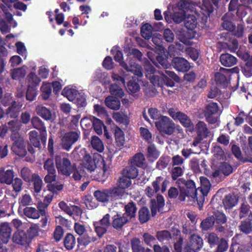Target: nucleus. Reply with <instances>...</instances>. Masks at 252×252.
<instances>
[{
    "label": "nucleus",
    "instance_id": "nucleus-4",
    "mask_svg": "<svg viewBox=\"0 0 252 252\" xmlns=\"http://www.w3.org/2000/svg\"><path fill=\"white\" fill-rule=\"evenodd\" d=\"M197 24L196 16L188 14V16L185 18V25L188 31L183 32H179L177 34L178 39L184 44L190 45L189 39L196 37Z\"/></svg>",
    "mask_w": 252,
    "mask_h": 252
},
{
    "label": "nucleus",
    "instance_id": "nucleus-5",
    "mask_svg": "<svg viewBox=\"0 0 252 252\" xmlns=\"http://www.w3.org/2000/svg\"><path fill=\"white\" fill-rule=\"evenodd\" d=\"M17 121H12L8 123V127L12 130L11 139L14 141L11 149L13 152L20 156H23L26 154V143L23 138L20 136L19 134L15 131L19 127L17 126Z\"/></svg>",
    "mask_w": 252,
    "mask_h": 252
},
{
    "label": "nucleus",
    "instance_id": "nucleus-12",
    "mask_svg": "<svg viewBox=\"0 0 252 252\" xmlns=\"http://www.w3.org/2000/svg\"><path fill=\"white\" fill-rule=\"evenodd\" d=\"M2 103L4 106L11 105L6 111V114L8 115H9L11 118L17 117L22 107V104H17L15 101L13 100L12 97L10 94L6 96L3 98Z\"/></svg>",
    "mask_w": 252,
    "mask_h": 252
},
{
    "label": "nucleus",
    "instance_id": "nucleus-21",
    "mask_svg": "<svg viewBox=\"0 0 252 252\" xmlns=\"http://www.w3.org/2000/svg\"><path fill=\"white\" fill-rule=\"evenodd\" d=\"M220 59L222 65L226 67L232 66L237 62V59L234 56L228 53L221 55Z\"/></svg>",
    "mask_w": 252,
    "mask_h": 252
},
{
    "label": "nucleus",
    "instance_id": "nucleus-53",
    "mask_svg": "<svg viewBox=\"0 0 252 252\" xmlns=\"http://www.w3.org/2000/svg\"><path fill=\"white\" fill-rule=\"evenodd\" d=\"M30 140L31 143L35 147H39L40 146V141L37 137V132L35 130H33L30 132Z\"/></svg>",
    "mask_w": 252,
    "mask_h": 252
},
{
    "label": "nucleus",
    "instance_id": "nucleus-9",
    "mask_svg": "<svg viewBox=\"0 0 252 252\" xmlns=\"http://www.w3.org/2000/svg\"><path fill=\"white\" fill-rule=\"evenodd\" d=\"M114 59L119 63L120 65L125 68L127 72H131L135 75L141 76L142 75L141 67L135 63H130L129 67L126 63L123 61V54L121 51L117 50L114 55Z\"/></svg>",
    "mask_w": 252,
    "mask_h": 252
},
{
    "label": "nucleus",
    "instance_id": "nucleus-51",
    "mask_svg": "<svg viewBox=\"0 0 252 252\" xmlns=\"http://www.w3.org/2000/svg\"><path fill=\"white\" fill-rule=\"evenodd\" d=\"M110 92L113 95L122 97L124 94L123 90L116 84L112 85L110 88Z\"/></svg>",
    "mask_w": 252,
    "mask_h": 252
},
{
    "label": "nucleus",
    "instance_id": "nucleus-35",
    "mask_svg": "<svg viewBox=\"0 0 252 252\" xmlns=\"http://www.w3.org/2000/svg\"><path fill=\"white\" fill-rule=\"evenodd\" d=\"M77 92L76 90L70 87H66L62 92V95L66 97L69 100H73L76 97Z\"/></svg>",
    "mask_w": 252,
    "mask_h": 252
},
{
    "label": "nucleus",
    "instance_id": "nucleus-50",
    "mask_svg": "<svg viewBox=\"0 0 252 252\" xmlns=\"http://www.w3.org/2000/svg\"><path fill=\"white\" fill-rule=\"evenodd\" d=\"M219 111V108L216 103H210L206 107L205 115H215Z\"/></svg>",
    "mask_w": 252,
    "mask_h": 252
},
{
    "label": "nucleus",
    "instance_id": "nucleus-48",
    "mask_svg": "<svg viewBox=\"0 0 252 252\" xmlns=\"http://www.w3.org/2000/svg\"><path fill=\"white\" fill-rule=\"evenodd\" d=\"M33 182L34 191L38 193L41 190L43 182L41 178L37 175H34L32 176V179Z\"/></svg>",
    "mask_w": 252,
    "mask_h": 252
},
{
    "label": "nucleus",
    "instance_id": "nucleus-40",
    "mask_svg": "<svg viewBox=\"0 0 252 252\" xmlns=\"http://www.w3.org/2000/svg\"><path fill=\"white\" fill-rule=\"evenodd\" d=\"M42 96L45 100L47 99L52 92L51 84L49 83L44 82L41 87Z\"/></svg>",
    "mask_w": 252,
    "mask_h": 252
},
{
    "label": "nucleus",
    "instance_id": "nucleus-25",
    "mask_svg": "<svg viewBox=\"0 0 252 252\" xmlns=\"http://www.w3.org/2000/svg\"><path fill=\"white\" fill-rule=\"evenodd\" d=\"M111 78L114 81L121 82L124 86H125L126 80L129 78L128 75L122 70L113 71L111 74Z\"/></svg>",
    "mask_w": 252,
    "mask_h": 252
},
{
    "label": "nucleus",
    "instance_id": "nucleus-20",
    "mask_svg": "<svg viewBox=\"0 0 252 252\" xmlns=\"http://www.w3.org/2000/svg\"><path fill=\"white\" fill-rule=\"evenodd\" d=\"M32 123L34 128L36 129L41 128V141L43 143H45L47 139V132L45 128L42 126L41 121L39 118L34 117L32 120Z\"/></svg>",
    "mask_w": 252,
    "mask_h": 252
},
{
    "label": "nucleus",
    "instance_id": "nucleus-37",
    "mask_svg": "<svg viewBox=\"0 0 252 252\" xmlns=\"http://www.w3.org/2000/svg\"><path fill=\"white\" fill-rule=\"evenodd\" d=\"M145 158L143 154L141 153L135 155L131 160L132 165H136L138 167L145 166Z\"/></svg>",
    "mask_w": 252,
    "mask_h": 252
},
{
    "label": "nucleus",
    "instance_id": "nucleus-13",
    "mask_svg": "<svg viewBox=\"0 0 252 252\" xmlns=\"http://www.w3.org/2000/svg\"><path fill=\"white\" fill-rule=\"evenodd\" d=\"M79 137V133L75 131L66 132L60 136L62 148L64 150H69L72 145L78 140Z\"/></svg>",
    "mask_w": 252,
    "mask_h": 252
},
{
    "label": "nucleus",
    "instance_id": "nucleus-61",
    "mask_svg": "<svg viewBox=\"0 0 252 252\" xmlns=\"http://www.w3.org/2000/svg\"><path fill=\"white\" fill-rule=\"evenodd\" d=\"M132 248L134 252H142L144 250L140 245V241L137 238H133L131 240Z\"/></svg>",
    "mask_w": 252,
    "mask_h": 252
},
{
    "label": "nucleus",
    "instance_id": "nucleus-8",
    "mask_svg": "<svg viewBox=\"0 0 252 252\" xmlns=\"http://www.w3.org/2000/svg\"><path fill=\"white\" fill-rule=\"evenodd\" d=\"M155 125L159 131L162 134L171 135L174 131V124L168 117L163 116L155 122Z\"/></svg>",
    "mask_w": 252,
    "mask_h": 252
},
{
    "label": "nucleus",
    "instance_id": "nucleus-1",
    "mask_svg": "<svg viewBox=\"0 0 252 252\" xmlns=\"http://www.w3.org/2000/svg\"><path fill=\"white\" fill-rule=\"evenodd\" d=\"M200 181L201 186L198 189H200L201 195L197 196L195 183L192 181H188L186 183L187 189H180L179 198L181 201L187 200L189 204L197 202L199 206L203 204L205 196L207 195L210 190L211 184L209 181L204 177H200Z\"/></svg>",
    "mask_w": 252,
    "mask_h": 252
},
{
    "label": "nucleus",
    "instance_id": "nucleus-18",
    "mask_svg": "<svg viewBox=\"0 0 252 252\" xmlns=\"http://www.w3.org/2000/svg\"><path fill=\"white\" fill-rule=\"evenodd\" d=\"M11 228L8 223L4 222L0 226V239L4 243H7L11 236Z\"/></svg>",
    "mask_w": 252,
    "mask_h": 252
},
{
    "label": "nucleus",
    "instance_id": "nucleus-22",
    "mask_svg": "<svg viewBox=\"0 0 252 252\" xmlns=\"http://www.w3.org/2000/svg\"><path fill=\"white\" fill-rule=\"evenodd\" d=\"M53 196L54 193L49 190L48 191L45 192L43 202H40L37 203V208L41 214H42L43 213H45L44 211L42 210V209L47 207L49 205L53 199Z\"/></svg>",
    "mask_w": 252,
    "mask_h": 252
},
{
    "label": "nucleus",
    "instance_id": "nucleus-54",
    "mask_svg": "<svg viewBox=\"0 0 252 252\" xmlns=\"http://www.w3.org/2000/svg\"><path fill=\"white\" fill-rule=\"evenodd\" d=\"M74 229L75 232L79 235H82L89 232L84 225L79 222H76L74 224Z\"/></svg>",
    "mask_w": 252,
    "mask_h": 252
},
{
    "label": "nucleus",
    "instance_id": "nucleus-34",
    "mask_svg": "<svg viewBox=\"0 0 252 252\" xmlns=\"http://www.w3.org/2000/svg\"><path fill=\"white\" fill-rule=\"evenodd\" d=\"M24 214L27 217L32 219H37L40 217L38 211L32 207H26L24 210Z\"/></svg>",
    "mask_w": 252,
    "mask_h": 252
},
{
    "label": "nucleus",
    "instance_id": "nucleus-44",
    "mask_svg": "<svg viewBox=\"0 0 252 252\" xmlns=\"http://www.w3.org/2000/svg\"><path fill=\"white\" fill-rule=\"evenodd\" d=\"M93 124L94 130L96 133L98 135L102 134L103 132L102 128H103L104 129L106 128L103 122L97 118H94Z\"/></svg>",
    "mask_w": 252,
    "mask_h": 252
},
{
    "label": "nucleus",
    "instance_id": "nucleus-2",
    "mask_svg": "<svg viewBox=\"0 0 252 252\" xmlns=\"http://www.w3.org/2000/svg\"><path fill=\"white\" fill-rule=\"evenodd\" d=\"M161 35L159 34L154 35L152 38L153 43L158 46L156 51L151 49L147 52V55L152 63L157 66L160 65L164 68H167L169 65L167 60L168 54H166L165 49L160 46L161 43ZM174 47L170 46L168 48L170 56L173 55L172 50Z\"/></svg>",
    "mask_w": 252,
    "mask_h": 252
},
{
    "label": "nucleus",
    "instance_id": "nucleus-42",
    "mask_svg": "<svg viewBox=\"0 0 252 252\" xmlns=\"http://www.w3.org/2000/svg\"><path fill=\"white\" fill-rule=\"evenodd\" d=\"M126 213L124 214L128 219L135 216L136 208L133 203H129L125 206Z\"/></svg>",
    "mask_w": 252,
    "mask_h": 252
},
{
    "label": "nucleus",
    "instance_id": "nucleus-16",
    "mask_svg": "<svg viewBox=\"0 0 252 252\" xmlns=\"http://www.w3.org/2000/svg\"><path fill=\"white\" fill-rule=\"evenodd\" d=\"M194 5V8H196V10L194 9V12L197 11V7L200 10V12L205 16H209L213 11V7L210 0H203L202 2L199 5Z\"/></svg>",
    "mask_w": 252,
    "mask_h": 252
},
{
    "label": "nucleus",
    "instance_id": "nucleus-57",
    "mask_svg": "<svg viewBox=\"0 0 252 252\" xmlns=\"http://www.w3.org/2000/svg\"><path fill=\"white\" fill-rule=\"evenodd\" d=\"M59 206L60 208L65 212L66 214L71 216L72 214V212L74 208L76 207L75 206H68L66 203L63 201H61L59 204Z\"/></svg>",
    "mask_w": 252,
    "mask_h": 252
},
{
    "label": "nucleus",
    "instance_id": "nucleus-38",
    "mask_svg": "<svg viewBox=\"0 0 252 252\" xmlns=\"http://www.w3.org/2000/svg\"><path fill=\"white\" fill-rule=\"evenodd\" d=\"M26 72L25 66L14 69L11 71V77L13 79L18 80L24 77L26 74Z\"/></svg>",
    "mask_w": 252,
    "mask_h": 252
},
{
    "label": "nucleus",
    "instance_id": "nucleus-64",
    "mask_svg": "<svg viewBox=\"0 0 252 252\" xmlns=\"http://www.w3.org/2000/svg\"><path fill=\"white\" fill-rule=\"evenodd\" d=\"M243 151L248 157H252V136L249 138V143L243 147Z\"/></svg>",
    "mask_w": 252,
    "mask_h": 252
},
{
    "label": "nucleus",
    "instance_id": "nucleus-59",
    "mask_svg": "<svg viewBox=\"0 0 252 252\" xmlns=\"http://www.w3.org/2000/svg\"><path fill=\"white\" fill-rule=\"evenodd\" d=\"M38 226L35 224H32L31 225L30 228L27 231V235L31 240V239L36 236L38 233Z\"/></svg>",
    "mask_w": 252,
    "mask_h": 252
},
{
    "label": "nucleus",
    "instance_id": "nucleus-3",
    "mask_svg": "<svg viewBox=\"0 0 252 252\" xmlns=\"http://www.w3.org/2000/svg\"><path fill=\"white\" fill-rule=\"evenodd\" d=\"M145 68L146 71V77L154 86H162L164 83H167L169 78L176 81L179 79L178 77L172 71L166 70L165 74L156 72L153 66L150 64H146Z\"/></svg>",
    "mask_w": 252,
    "mask_h": 252
},
{
    "label": "nucleus",
    "instance_id": "nucleus-23",
    "mask_svg": "<svg viewBox=\"0 0 252 252\" xmlns=\"http://www.w3.org/2000/svg\"><path fill=\"white\" fill-rule=\"evenodd\" d=\"M168 183L169 181L167 180L164 179L161 176H159L153 182L152 186L156 191L159 190L161 186V191L163 192L166 190Z\"/></svg>",
    "mask_w": 252,
    "mask_h": 252
},
{
    "label": "nucleus",
    "instance_id": "nucleus-19",
    "mask_svg": "<svg viewBox=\"0 0 252 252\" xmlns=\"http://www.w3.org/2000/svg\"><path fill=\"white\" fill-rule=\"evenodd\" d=\"M96 240L95 237L92 235L91 231L85 233L83 236L78 238V247L83 249L88 245L91 242Z\"/></svg>",
    "mask_w": 252,
    "mask_h": 252
},
{
    "label": "nucleus",
    "instance_id": "nucleus-15",
    "mask_svg": "<svg viewBox=\"0 0 252 252\" xmlns=\"http://www.w3.org/2000/svg\"><path fill=\"white\" fill-rule=\"evenodd\" d=\"M164 206V199L163 197L160 195H158L157 199L151 200V209L153 216H155L158 212L162 211Z\"/></svg>",
    "mask_w": 252,
    "mask_h": 252
},
{
    "label": "nucleus",
    "instance_id": "nucleus-43",
    "mask_svg": "<svg viewBox=\"0 0 252 252\" xmlns=\"http://www.w3.org/2000/svg\"><path fill=\"white\" fill-rule=\"evenodd\" d=\"M76 241L74 236L71 234H67L64 239V245L67 250L72 249L75 245Z\"/></svg>",
    "mask_w": 252,
    "mask_h": 252
},
{
    "label": "nucleus",
    "instance_id": "nucleus-11",
    "mask_svg": "<svg viewBox=\"0 0 252 252\" xmlns=\"http://www.w3.org/2000/svg\"><path fill=\"white\" fill-rule=\"evenodd\" d=\"M168 114L175 121H179L184 126L190 130L193 129V124L186 114L172 108L169 109Z\"/></svg>",
    "mask_w": 252,
    "mask_h": 252
},
{
    "label": "nucleus",
    "instance_id": "nucleus-28",
    "mask_svg": "<svg viewBox=\"0 0 252 252\" xmlns=\"http://www.w3.org/2000/svg\"><path fill=\"white\" fill-rule=\"evenodd\" d=\"M13 241L17 244L23 245L29 242V239L28 235L23 231H17L13 236Z\"/></svg>",
    "mask_w": 252,
    "mask_h": 252
},
{
    "label": "nucleus",
    "instance_id": "nucleus-27",
    "mask_svg": "<svg viewBox=\"0 0 252 252\" xmlns=\"http://www.w3.org/2000/svg\"><path fill=\"white\" fill-rule=\"evenodd\" d=\"M12 1L11 0H2L0 3V7L3 11L5 16L8 22H10L12 20V15L8 11V8L11 10L12 6Z\"/></svg>",
    "mask_w": 252,
    "mask_h": 252
},
{
    "label": "nucleus",
    "instance_id": "nucleus-63",
    "mask_svg": "<svg viewBox=\"0 0 252 252\" xmlns=\"http://www.w3.org/2000/svg\"><path fill=\"white\" fill-rule=\"evenodd\" d=\"M220 171L224 175H228L232 172L231 166L227 163H222L220 167Z\"/></svg>",
    "mask_w": 252,
    "mask_h": 252
},
{
    "label": "nucleus",
    "instance_id": "nucleus-7",
    "mask_svg": "<svg viewBox=\"0 0 252 252\" xmlns=\"http://www.w3.org/2000/svg\"><path fill=\"white\" fill-rule=\"evenodd\" d=\"M194 4L188 0H181L175 8L174 13L173 15V20L176 23H180L185 18L186 13L189 11L193 12ZM196 10V8H195Z\"/></svg>",
    "mask_w": 252,
    "mask_h": 252
},
{
    "label": "nucleus",
    "instance_id": "nucleus-52",
    "mask_svg": "<svg viewBox=\"0 0 252 252\" xmlns=\"http://www.w3.org/2000/svg\"><path fill=\"white\" fill-rule=\"evenodd\" d=\"M34 175L32 174L30 170L27 167H24L21 170V175L26 182H30Z\"/></svg>",
    "mask_w": 252,
    "mask_h": 252
},
{
    "label": "nucleus",
    "instance_id": "nucleus-24",
    "mask_svg": "<svg viewBox=\"0 0 252 252\" xmlns=\"http://www.w3.org/2000/svg\"><path fill=\"white\" fill-rule=\"evenodd\" d=\"M13 177L14 174L12 170H0V182L1 183L10 185L12 183Z\"/></svg>",
    "mask_w": 252,
    "mask_h": 252
},
{
    "label": "nucleus",
    "instance_id": "nucleus-30",
    "mask_svg": "<svg viewBox=\"0 0 252 252\" xmlns=\"http://www.w3.org/2000/svg\"><path fill=\"white\" fill-rule=\"evenodd\" d=\"M105 102L108 107L114 110L119 109L121 105L120 100L113 96L107 97Z\"/></svg>",
    "mask_w": 252,
    "mask_h": 252
},
{
    "label": "nucleus",
    "instance_id": "nucleus-36",
    "mask_svg": "<svg viewBox=\"0 0 252 252\" xmlns=\"http://www.w3.org/2000/svg\"><path fill=\"white\" fill-rule=\"evenodd\" d=\"M237 203L236 196L229 195L226 196L223 201V205L226 209H229L234 206Z\"/></svg>",
    "mask_w": 252,
    "mask_h": 252
},
{
    "label": "nucleus",
    "instance_id": "nucleus-45",
    "mask_svg": "<svg viewBox=\"0 0 252 252\" xmlns=\"http://www.w3.org/2000/svg\"><path fill=\"white\" fill-rule=\"evenodd\" d=\"M18 203L20 207L30 205L32 203V199L30 194H23L19 197Z\"/></svg>",
    "mask_w": 252,
    "mask_h": 252
},
{
    "label": "nucleus",
    "instance_id": "nucleus-10",
    "mask_svg": "<svg viewBox=\"0 0 252 252\" xmlns=\"http://www.w3.org/2000/svg\"><path fill=\"white\" fill-rule=\"evenodd\" d=\"M56 167L59 172L63 175L68 176L72 170L70 161L64 154H60L56 157Z\"/></svg>",
    "mask_w": 252,
    "mask_h": 252
},
{
    "label": "nucleus",
    "instance_id": "nucleus-39",
    "mask_svg": "<svg viewBox=\"0 0 252 252\" xmlns=\"http://www.w3.org/2000/svg\"><path fill=\"white\" fill-rule=\"evenodd\" d=\"M91 144L93 148L99 152H102L104 150V145L102 142L96 136L92 137Z\"/></svg>",
    "mask_w": 252,
    "mask_h": 252
},
{
    "label": "nucleus",
    "instance_id": "nucleus-60",
    "mask_svg": "<svg viewBox=\"0 0 252 252\" xmlns=\"http://www.w3.org/2000/svg\"><path fill=\"white\" fill-rule=\"evenodd\" d=\"M157 237L159 241L169 240L171 238V234L167 230L159 231L157 233Z\"/></svg>",
    "mask_w": 252,
    "mask_h": 252
},
{
    "label": "nucleus",
    "instance_id": "nucleus-46",
    "mask_svg": "<svg viewBox=\"0 0 252 252\" xmlns=\"http://www.w3.org/2000/svg\"><path fill=\"white\" fill-rule=\"evenodd\" d=\"M152 27L149 24L142 26L141 29V35L145 39H149L152 34Z\"/></svg>",
    "mask_w": 252,
    "mask_h": 252
},
{
    "label": "nucleus",
    "instance_id": "nucleus-58",
    "mask_svg": "<svg viewBox=\"0 0 252 252\" xmlns=\"http://www.w3.org/2000/svg\"><path fill=\"white\" fill-rule=\"evenodd\" d=\"M148 157L152 159H157L159 153L154 145H150L148 148Z\"/></svg>",
    "mask_w": 252,
    "mask_h": 252
},
{
    "label": "nucleus",
    "instance_id": "nucleus-49",
    "mask_svg": "<svg viewBox=\"0 0 252 252\" xmlns=\"http://www.w3.org/2000/svg\"><path fill=\"white\" fill-rule=\"evenodd\" d=\"M150 218V214L148 209L146 207L141 208L139 211V219L141 223H145Z\"/></svg>",
    "mask_w": 252,
    "mask_h": 252
},
{
    "label": "nucleus",
    "instance_id": "nucleus-47",
    "mask_svg": "<svg viewBox=\"0 0 252 252\" xmlns=\"http://www.w3.org/2000/svg\"><path fill=\"white\" fill-rule=\"evenodd\" d=\"M215 223V217L211 216L203 220L201 222V226L203 229L207 230L212 228Z\"/></svg>",
    "mask_w": 252,
    "mask_h": 252
},
{
    "label": "nucleus",
    "instance_id": "nucleus-31",
    "mask_svg": "<svg viewBox=\"0 0 252 252\" xmlns=\"http://www.w3.org/2000/svg\"><path fill=\"white\" fill-rule=\"evenodd\" d=\"M83 165L84 168L90 172L94 171L96 168L94 161L89 155H86L84 156Z\"/></svg>",
    "mask_w": 252,
    "mask_h": 252
},
{
    "label": "nucleus",
    "instance_id": "nucleus-29",
    "mask_svg": "<svg viewBox=\"0 0 252 252\" xmlns=\"http://www.w3.org/2000/svg\"><path fill=\"white\" fill-rule=\"evenodd\" d=\"M131 185V181L130 178L127 177L122 175V176L119 178L117 183V189H119L120 190L123 191L124 194H125V189L129 188Z\"/></svg>",
    "mask_w": 252,
    "mask_h": 252
},
{
    "label": "nucleus",
    "instance_id": "nucleus-62",
    "mask_svg": "<svg viewBox=\"0 0 252 252\" xmlns=\"http://www.w3.org/2000/svg\"><path fill=\"white\" fill-rule=\"evenodd\" d=\"M214 217H215V221L219 224H223L226 221V217L222 213L217 212Z\"/></svg>",
    "mask_w": 252,
    "mask_h": 252
},
{
    "label": "nucleus",
    "instance_id": "nucleus-14",
    "mask_svg": "<svg viewBox=\"0 0 252 252\" xmlns=\"http://www.w3.org/2000/svg\"><path fill=\"white\" fill-rule=\"evenodd\" d=\"M191 246H187L184 252H190L191 250L197 251L200 249L203 246L202 238L197 235L193 234L190 238Z\"/></svg>",
    "mask_w": 252,
    "mask_h": 252
},
{
    "label": "nucleus",
    "instance_id": "nucleus-55",
    "mask_svg": "<svg viewBox=\"0 0 252 252\" xmlns=\"http://www.w3.org/2000/svg\"><path fill=\"white\" fill-rule=\"evenodd\" d=\"M84 203L89 209L95 208L98 206V203L90 196L86 197Z\"/></svg>",
    "mask_w": 252,
    "mask_h": 252
},
{
    "label": "nucleus",
    "instance_id": "nucleus-32",
    "mask_svg": "<svg viewBox=\"0 0 252 252\" xmlns=\"http://www.w3.org/2000/svg\"><path fill=\"white\" fill-rule=\"evenodd\" d=\"M128 220V218L124 215L122 217L120 215H117V216L114 217V219L112 222L113 226L115 228H120L124 224L127 222Z\"/></svg>",
    "mask_w": 252,
    "mask_h": 252
},
{
    "label": "nucleus",
    "instance_id": "nucleus-6",
    "mask_svg": "<svg viewBox=\"0 0 252 252\" xmlns=\"http://www.w3.org/2000/svg\"><path fill=\"white\" fill-rule=\"evenodd\" d=\"M124 195V192L117 188H112L103 190H97L94 192V195L96 199L102 203H107L113 200L118 197Z\"/></svg>",
    "mask_w": 252,
    "mask_h": 252
},
{
    "label": "nucleus",
    "instance_id": "nucleus-41",
    "mask_svg": "<svg viewBox=\"0 0 252 252\" xmlns=\"http://www.w3.org/2000/svg\"><path fill=\"white\" fill-rule=\"evenodd\" d=\"M115 137L117 146H123L125 141L124 134L123 131L118 127L115 128Z\"/></svg>",
    "mask_w": 252,
    "mask_h": 252
},
{
    "label": "nucleus",
    "instance_id": "nucleus-26",
    "mask_svg": "<svg viewBox=\"0 0 252 252\" xmlns=\"http://www.w3.org/2000/svg\"><path fill=\"white\" fill-rule=\"evenodd\" d=\"M37 114L46 120L53 119L54 116L49 109L42 105H38L36 108Z\"/></svg>",
    "mask_w": 252,
    "mask_h": 252
},
{
    "label": "nucleus",
    "instance_id": "nucleus-56",
    "mask_svg": "<svg viewBox=\"0 0 252 252\" xmlns=\"http://www.w3.org/2000/svg\"><path fill=\"white\" fill-rule=\"evenodd\" d=\"M240 229L243 233L249 234L252 231V224L250 221H242Z\"/></svg>",
    "mask_w": 252,
    "mask_h": 252
},
{
    "label": "nucleus",
    "instance_id": "nucleus-33",
    "mask_svg": "<svg viewBox=\"0 0 252 252\" xmlns=\"http://www.w3.org/2000/svg\"><path fill=\"white\" fill-rule=\"evenodd\" d=\"M134 165H132L125 168L122 171V175L130 179L135 178L138 175V170Z\"/></svg>",
    "mask_w": 252,
    "mask_h": 252
},
{
    "label": "nucleus",
    "instance_id": "nucleus-17",
    "mask_svg": "<svg viewBox=\"0 0 252 252\" xmlns=\"http://www.w3.org/2000/svg\"><path fill=\"white\" fill-rule=\"evenodd\" d=\"M172 64L174 68L180 71H186L190 68L189 63L183 58L177 57L173 59Z\"/></svg>",
    "mask_w": 252,
    "mask_h": 252
}]
</instances>
